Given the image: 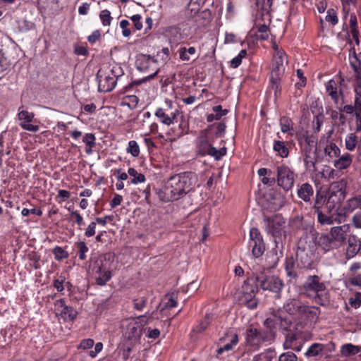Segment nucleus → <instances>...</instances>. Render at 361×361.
Here are the masks:
<instances>
[{
    "label": "nucleus",
    "mask_w": 361,
    "mask_h": 361,
    "mask_svg": "<svg viewBox=\"0 0 361 361\" xmlns=\"http://www.w3.org/2000/svg\"><path fill=\"white\" fill-rule=\"evenodd\" d=\"M197 174L192 171H184L171 176L164 185L156 190L160 201L170 202L178 201L193 191L197 183Z\"/></svg>",
    "instance_id": "f257e3e1"
},
{
    "label": "nucleus",
    "mask_w": 361,
    "mask_h": 361,
    "mask_svg": "<svg viewBox=\"0 0 361 361\" xmlns=\"http://www.w3.org/2000/svg\"><path fill=\"white\" fill-rule=\"evenodd\" d=\"M285 312L295 316L302 326H313L318 321L321 309L306 305L298 298H290L283 304Z\"/></svg>",
    "instance_id": "f03ea898"
},
{
    "label": "nucleus",
    "mask_w": 361,
    "mask_h": 361,
    "mask_svg": "<svg viewBox=\"0 0 361 361\" xmlns=\"http://www.w3.org/2000/svg\"><path fill=\"white\" fill-rule=\"evenodd\" d=\"M348 89V83L341 73L335 75L334 78L329 80L326 84V91L335 104L336 109L332 110L331 113H337V111H341L347 109L352 111L353 106L345 104V91ZM347 113H349L347 111ZM352 113V112H350Z\"/></svg>",
    "instance_id": "7ed1b4c3"
},
{
    "label": "nucleus",
    "mask_w": 361,
    "mask_h": 361,
    "mask_svg": "<svg viewBox=\"0 0 361 361\" xmlns=\"http://www.w3.org/2000/svg\"><path fill=\"white\" fill-rule=\"evenodd\" d=\"M303 288L307 296L321 306H326L330 301V294L325 283L317 275L308 276L304 282Z\"/></svg>",
    "instance_id": "20e7f679"
},
{
    "label": "nucleus",
    "mask_w": 361,
    "mask_h": 361,
    "mask_svg": "<svg viewBox=\"0 0 361 361\" xmlns=\"http://www.w3.org/2000/svg\"><path fill=\"white\" fill-rule=\"evenodd\" d=\"M262 224L264 231L273 238L275 248L281 252L283 249V241L286 238L284 218L281 214L264 216Z\"/></svg>",
    "instance_id": "39448f33"
},
{
    "label": "nucleus",
    "mask_w": 361,
    "mask_h": 361,
    "mask_svg": "<svg viewBox=\"0 0 361 361\" xmlns=\"http://www.w3.org/2000/svg\"><path fill=\"white\" fill-rule=\"evenodd\" d=\"M111 263L110 254L100 255L93 262L92 271L94 275L96 284L103 286L111 280L112 277Z\"/></svg>",
    "instance_id": "423d86ee"
},
{
    "label": "nucleus",
    "mask_w": 361,
    "mask_h": 361,
    "mask_svg": "<svg viewBox=\"0 0 361 361\" xmlns=\"http://www.w3.org/2000/svg\"><path fill=\"white\" fill-rule=\"evenodd\" d=\"M346 184L343 181L331 183L329 188L324 191L326 197V209L329 213L337 211L341 206L345 197Z\"/></svg>",
    "instance_id": "0eeeda50"
},
{
    "label": "nucleus",
    "mask_w": 361,
    "mask_h": 361,
    "mask_svg": "<svg viewBox=\"0 0 361 361\" xmlns=\"http://www.w3.org/2000/svg\"><path fill=\"white\" fill-rule=\"evenodd\" d=\"M274 341L273 334L270 331H264L262 329H257L250 325L245 332V344L252 350L259 349L263 343Z\"/></svg>",
    "instance_id": "6e6552de"
},
{
    "label": "nucleus",
    "mask_w": 361,
    "mask_h": 361,
    "mask_svg": "<svg viewBox=\"0 0 361 361\" xmlns=\"http://www.w3.org/2000/svg\"><path fill=\"white\" fill-rule=\"evenodd\" d=\"M257 281L260 288L275 293H279L283 287V282L279 277L264 272L257 274Z\"/></svg>",
    "instance_id": "1a4fd4ad"
},
{
    "label": "nucleus",
    "mask_w": 361,
    "mask_h": 361,
    "mask_svg": "<svg viewBox=\"0 0 361 361\" xmlns=\"http://www.w3.org/2000/svg\"><path fill=\"white\" fill-rule=\"evenodd\" d=\"M248 247L255 258L261 257L265 250L266 245L259 230L257 228H252L250 231Z\"/></svg>",
    "instance_id": "9d476101"
},
{
    "label": "nucleus",
    "mask_w": 361,
    "mask_h": 361,
    "mask_svg": "<svg viewBox=\"0 0 361 361\" xmlns=\"http://www.w3.org/2000/svg\"><path fill=\"white\" fill-rule=\"evenodd\" d=\"M276 171L278 185L286 191L291 190L295 182L294 171L286 164L278 166Z\"/></svg>",
    "instance_id": "9b49d317"
},
{
    "label": "nucleus",
    "mask_w": 361,
    "mask_h": 361,
    "mask_svg": "<svg viewBox=\"0 0 361 361\" xmlns=\"http://www.w3.org/2000/svg\"><path fill=\"white\" fill-rule=\"evenodd\" d=\"M239 342V336L237 334H227L225 336L221 337L219 340L218 345L226 343L223 345L219 346L216 350L217 358L219 357L224 352H229L234 350L235 347Z\"/></svg>",
    "instance_id": "f8f14e48"
},
{
    "label": "nucleus",
    "mask_w": 361,
    "mask_h": 361,
    "mask_svg": "<svg viewBox=\"0 0 361 361\" xmlns=\"http://www.w3.org/2000/svg\"><path fill=\"white\" fill-rule=\"evenodd\" d=\"M97 78H99L98 89L100 92H110L116 85V79L102 69L98 71Z\"/></svg>",
    "instance_id": "ddd939ff"
},
{
    "label": "nucleus",
    "mask_w": 361,
    "mask_h": 361,
    "mask_svg": "<svg viewBox=\"0 0 361 361\" xmlns=\"http://www.w3.org/2000/svg\"><path fill=\"white\" fill-rule=\"evenodd\" d=\"M20 121L19 126L25 130L33 133L39 129L40 121L35 118V114H18Z\"/></svg>",
    "instance_id": "4468645a"
},
{
    "label": "nucleus",
    "mask_w": 361,
    "mask_h": 361,
    "mask_svg": "<svg viewBox=\"0 0 361 361\" xmlns=\"http://www.w3.org/2000/svg\"><path fill=\"white\" fill-rule=\"evenodd\" d=\"M357 255L361 256V238H359L355 235H350L348 238L345 257L350 259Z\"/></svg>",
    "instance_id": "2eb2a0df"
},
{
    "label": "nucleus",
    "mask_w": 361,
    "mask_h": 361,
    "mask_svg": "<svg viewBox=\"0 0 361 361\" xmlns=\"http://www.w3.org/2000/svg\"><path fill=\"white\" fill-rule=\"evenodd\" d=\"M55 305L57 307L58 310H60L61 317L66 322H73L77 317L78 312L72 307L67 306L65 303V300L61 298L56 300Z\"/></svg>",
    "instance_id": "dca6fc26"
},
{
    "label": "nucleus",
    "mask_w": 361,
    "mask_h": 361,
    "mask_svg": "<svg viewBox=\"0 0 361 361\" xmlns=\"http://www.w3.org/2000/svg\"><path fill=\"white\" fill-rule=\"evenodd\" d=\"M285 61H286V55L284 51H278L277 53H274L273 68L271 75L281 76L285 71Z\"/></svg>",
    "instance_id": "f3484780"
},
{
    "label": "nucleus",
    "mask_w": 361,
    "mask_h": 361,
    "mask_svg": "<svg viewBox=\"0 0 361 361\" xmlns=\"http://www.w3.org/2000/svg\"><path fill=\"white\" fill-rule=\"evenodd\" d=\"M348 227L345 225L340 226H334L331 228L330 235L336 247H339L347 238V232Z\"/></svg>",
    "instance_id": "a211bd4d"
},
{
    "label": "nucleus",
    "mask_w": 361,
    "mask_h": 361,
    "mask_svg": "<svg viewBox=\"0 0 361 361\" xmlns=\"http://www.w3.org/2000/svg\"><path fill=\"white\" fill-rule=\"evenodd\" d=\"M205 136L202 134L197 137V147L200 154L215 156L217 153V149L212 145L210 142L207 140Z\"/></svg>",
    "instance_id": "6ab92c4d"
},
{
    "label": "nucleus",
    "mask_w": 361,
    "mask_h": 361,
    "mask_svg": "<svg viewBox=\"0 0 361 361\" xmlns=\"http://www.w3.org/2000/svg\"><path fill=\"white\" fill-rule=\"evenodd\" d=\"M142 324L137 322H130L125 330V336L128 340L135 342L140 339L142 335Z\"/></svg>",
    "instance_id": "aec40b11"
},
{
    "label": "nucleus",
    "mask_w": 361,
    "mask_h": 361,
    "mask_svg": "<svg viewBox=\"0 0 361 361\" xmlns=\"http://www.w3.org/2000/svg\"><path fill=\"white\" fill-rule=\"evenodd\" d=\"M314 190L312 185L305 183L298 186L297 190L298 197L305 202L312 203L314 198Z\"/></svg>",
    "instance_id": "412c9836"
},
{
    "label": "nucleus",
    "mask_w": 361,
    "mask_h": 361,
    "mask_svg": "<svg viewBox=\"0 0 361 361\" xmlns=\"http://www.w3.org/2000/svg\"><path fill=\"white\" fill-rule=\"evenodd\" d=\"M259 288L257 281V274L254 277L247 279L242 287L244 297H255Z\"/></svg>",
    "instance_id": "4be33fe9"
},
{
    "label": "nucleus",
    "mask_w": 361,
    "mask_h": 361,
    "mask_svg": "<svg viewBox=\"0 0 361 361\" xmlns=\"http://www.w3.org/2000/svg\"><path fill=\"white\" fill-rule=\"evenodd\" d=\"M312 259L304 250L299 249L296 252V267L299 269H310Z\"/></svg>",
    "instance_id": "5701e85b"
},
{
    "label": "nucleus",
    "mask_w": 361,
    "mask_h": 361,
    "mask_svg": "<svg viewBox=\"0 0 361 361\" xmlns=\"http://www.w3.org/2000/svg\"><path fill=\"white\" fill-rule=\"evenodd\" d=\"M315 243L324 250V252L337 248L336 244L334 243L330 234H321L319 236L316 237Z\"/></svg>",
    "instance_id": "b1692460"
},
{
    "label": "nucleus",
    "mask_w": 361,
    "mask_h": 361,
    "mask_svg": "<svg viewBox=\"0 0 361 361\" xmlns=\"http://www.w3.org/2000/svg\"><path fill=\"white\" fill-rule=\"evenodd\" d=\"M279 321H280V317L276 314H273L271 317H268L264 322V331H270L274 336V339L276 336V329H279Z\"/></svg>",
    "instance_id": "393cba45"
},
{
    "label": "nucleus",
    "mask_w": 361,
    "mask_h": 361,
    "mask_svg": "<svg viewBox=\"0 0 361 361\" xmlns=\"http://www.w3.org/2000/svg\"><path fill=\"white\" fill-rule=\"evenodd\" d=\"M305 150V159L304 162L305 166L307 169L311 170L313 169V171H315V165L317 162V148L314 150H308L307 149H304Z\"/></svg>",
    "instance_id": "a878e982"
},
{
    "label": "nucleus",
    "mask_w": 361,
    "mask_h": 361,
    "mask_svg": "<svg viewBox=\"0 0 361 361\" xmlns=\"http://www.w3.org/2000/svg\"><path fill=\"white\" fill-rule=\"evenodd\" d=\"M352 162V155L349 153H345L334 161V166L338 170H343L348 169Z\"/></svg>",
    "instance_id": "bb28decb"
},
{
    "label": "nucleus",
    "mask_w": 361,
    "mask_h": 361,
    "mask_svg": "<svg viewBox=\"0 0 361 361\" xmlns=\"http://www.w3.org/2000/svg\"><path fill=\"white\" fill-rule=\"evenodd\" d=\"M299 140L301 145H305L304 149L314 150L317 148V137L313 135L309 134L308 132L304 133Z\"/></svg>",
    "instance_id": "cd10ccee"
},
{
    "label": "nucleus",
    "mask_w": 361,
    "mask_h": 361,
    "mask_svg": "<svg viewBox=\"0 0 361 361\" xmlns=\"http://www.w3.org/2000/svg\"><path fill=\"white\" fill-rule=\"evenodd\" d=\"M326 203V197L324 191L318 190L316 192L314 202L312 207L314 212L321 210L323 208V206ZM326 209V207H324Z\"/></svg>",
    "instance_id": "c85d7f7f"
},
{
    "label": "nucleus",
    "mask_w": 361,
    "mask_h": 361,
    "mask_svg": "<svg viewBox=\"0 0 361 361\" xmlns=\"http://www.w3.org/2000/svg\"><path fill=\"white\" fill-rule=\"evenodd\" d=\"M128 173L130 177V180L128 182V184L136 185L146 181L145 176L143 173H139L134 168H129Z\"/></svg>",
    "instance_id": "c756f323"
},
{
    "label": "nucleus",
    "mask_w": 361,
    "mask_h": 361,
    "mask_svg": "<svg viewBox=\"0 0 361 361\" xmlns=\"http://www.w3.org/2000/svg\"><path fill=\"white\" fill-rule=\"evenodd\" d=\"M353 87L355 94L354 107L361 111V78H355Z\"/></svg>",
    "instance_id": "7c9ffc66"
},
{
    "label": "nucleus",
    "mask_w": 361,
    "mask_h": 361,
    "mask_svg": "<svg viewBox=\"0 0 361 361\" xmlns=\"http://www.w3.org/2000/svg\"><path fill=\"white\" fill-rule=\"evenodd\" d=\"M349 25L353 39L357 44H359V30L357 27V19L355 13L350 15Z\"/></svg>",
    "instance_id": "2f4dec72"
},
{
    "label": "nucleus",
    "mask_w": 361,
    "mask_h": 361,
    "mask_svg": "<svg viewBox=\"0 0 361 361\" xmlns=\"http://www.w3.org/2000/svg\"><path fill=\"white\" fill-rule=\"evenodd\" d=\"M296 267V259H295L293 257H286L285 262V269L287 274V276L293 279L298 277V274L295 271V268Z\"/></svg>",
    "instance_id": "473e14b6"
},
{
    "label": "nucleus",
    "mask_w": 361,
    "mask_h": 361,
    "mask_svg": "<svg viewBox=\"0 0 361 361\" xmlns=\"http://www.w3.org/2000/svg\"><path fill=\"white\" fill-rule=\"evenodd\" d=\"M326 213L322 210L314 212V214H317V221L321 225H331L334 223L333 217L331 215V213H329L327 209Z\"/></svg>",
    "instance_id": "72a5a7b5"
},
{
    "label": "nucleus",
    "mask_w": 361,
    "mask_h": 361,
    "mask_svg": "<svg viewBox=\"0 0 361 361\" xmlns=\"http://www.w3.org/2000/svg\"><path fill=\"white\" fill-rule=\"evenodd\" d=\"M341 354L344 357L355 355L360 351V348L352 343H346L341 346Z\"/></svg>",
    "instance_id": "f704fd0d"
},
{
    "label": "nucleus",
    "mask_w": 361,
    "mask_h": 361,
    "mask_svg": "<svg viewBox=\"0 0 361 361\" xmlns=\"http://www.w3.org/2000/svg\"><path fill=\"white\" fill-rule=\"evenodd\" d=\"M82 142L85 144V152L87 154L92 153V149L96 145V137L93 133H85L82 137Z\"/></svg>",
    "instance_id": "c9c22d12"
},
{
    "label": "nucleus",
    "mask_w": 361,
    "mask_h": 361,
    "mask_svg": "<svg viewBox=\"0 0 361 361\" xmlns=\"http://www.w3.org/2000/svg\"><path fill=\"white\" fill-rule=\"evenodd\" d=\"M324 350V345L322 343H314L312 344L305 353L307 357H316L319 355Z\"/></svg>",
    "instance_id": "e433bc0d"
},
{
    "label": "nucleus",
    "mask_w": 361,
    "mask_h": 361,
    "mask_svg": "<svg viewBox=\"0 0 361 361\" xmlns=\"http://www.w3.org/2000/svg\"><path fill=\"white\" fill-rule=\"evenodd\" d=\"M280 125L281 131L283 133H288L290 135H293V122L292 120L286 116H283L280 118Z\"/></svg>",
    "instance_id": "4c0bfd02"
},
{
    "label": "nucleus",
    "mask_w": 361,
    "mask_h": 361,
    "mask_svg": "<svg viewBox=\"0 0 361 361\" xmlns=\"http://www.w3.org/2000/svg\"><path fill=\"white\" fill-rule=\"evenodd\" d=\"M350 64L355 73V78H361V61L358 59L356 54L350 56Z\"/></svg>",
    "instance_id": "58836bf2"
},
{
    "label": "nucleus",
    "mask_w": 361,
    "mask_h": 361,
    "mask_svg": "<svg viewBox=\"0 0 361 361\" xmlns=\"http://www.w3.org/2000/svg\"><path fill=\"white\" fill-rule=\"evenodd\" d=\"M324 153L330 158H334L340 156L341 151L335 143L329 142L324 148Z\"/></svg>",
    "instance_id": "ea45409f"
},
{
    "label": "nucleus",
    "mask_w": 361,
    "mask_h": 361,
    "mask_svg": "<svg viewBox=\"0 0 361 361\" xmlns=\"http://www.w3.org/2000/svg\"><path fill=\"white\" fill-rule=\"evenodd\" d=\"M274 150L282 158H286L288 156L289 150L282 141H274Z\"/></svg>",
    "instance_id": "a19ab883"
},
{
    "label": "nucleus",
    "mask_w": 361,
    "mask_h": 361,
    "mask_svg": "<svg viewBox=\"0 0 361 361\" xmlns=\"http://www.w3.org/2000/svg\"><path fill=\"white\" fill-rule=\"evenodd\" d=\"M51 252L54 255V259L56 261H62L63 259L68 258L69 257L68 251H66L64 248L59 245L55 246L52 249Z\"/></svg>",
    "instance_id": "79ce46f5"
},
{
    "label": "nucleus",
    "mask_w": 361,
    "mask_h": 361,
    "mask_svg": "<svg viewBox=\"0 0 361 361\" xmlns=\"http://www.w3.org/2000/svg\"><path fill=\"white\" fill-rule=\"evenodd\" d=\"M210 321L209 317H205L197 324L192 327V333L202 334L209 326Z\"/></svg>",
    "instance_id": "37998d69"
},
{
    "label": "nucleus",
    "mask_w": 361,
    "mask_h": 361,
    "mask_svg": "<svg viewBox=\"0 0 361 361\" xmlns=\"http://www.w3.org/2000/svg\"><path fill=\"white\" fill-rule=\"evenodd\" d=\"M75 246L77 248L79 259L80 260L86 259V254L89 251V247L86 243L84 241H78L75 243Z\"/></svg>",
    "instance_id": "c03bdc74"
},
{
    "label": "nucleus",
    "mask_w": 361,
    "mask_h": 361,
    "mask_svg": "<svg viewBox=\"0 0 361 361\" xmlns=\"http://www.w3.org/2000/svg\"><path fill=\"white\" fill-rule=\"evenodd\" d=\"M158 117V121L169 126L171 123H174L175 122H178V116L180 114H171L169 116L168 114H155Z\"/></svg>",
    "instance_id": "a18cd8bd"
},
{
    "label": "nucleus",
    "mask_w": 361,
    "mask_h": 361,
    "mask_svg": "<svg viewBox=\"0 0 361 361\" xmlns=\"http://www.w3.org/2000/svg\"><path fill=\"white\" fill-rule=\"evenodd\" d=\"M357 209H361V195L352 197L347 202L348 212H353Z\"/></svg>",
    "instance_id": "49530a36"
},
{
    "label": "nucleus",
    "mask_w": 361,
    "mask_h": 361,
    "mask_svg": "<svg viewBox=\"0 0 361 361\" xmlns=\"http://www.w3.org/2000/svg\"><path fill=\"white\" fill-rule=\"evenodd\" d=\"M269 201L271 209L275 211L281 208L284 204L283 198L280 194H276Z\"/></svg>",
    "instance_id": "de8ad7c7"
},
{
    "label": "nucleus",
    "mask_w": 361,
    "mask_h": 361,
    "mask_svg": "<svg viewBox=\"0 0 361 361\" xmlns=\"http://www.w3.org/2000/svg\"><path fill=\"white\" fill-rule=\"evenodd\" d=\"M138 103V99L135 95H129L123 99L121 105L127 106L130 110L134 109Z\"/></svg>",
    "instance_id": "09e8293b"
},
{
    "label": "nucleus",
    "mask_w": 361,
    "mask_h": 361,
    "mask_svg": "<svg viewBox=\"0 0 361 361\" xmlns=\"http://www.w3.org/2000/svg\"><path fill=\"white\" fill-rule=\"evenodd\" d=\"M179 55L180 59L182 61H189L190 56L189 55H193L196 52V49L193 47H190L188 49H186L185 47H181L179 49Z\"/></svg>",
    "instance_id": "8fccbe9b"
},
{
    "label": "nucleus",
    "mask_w": 361,
    "mask_h": 361,
    "mask_svg": "<svg viewBox=\"0 0 361 361\" xmlns=\"http://www.w3.org/2000/svg\"><path fill=\"white\" fill-rule=\"evenodd\" d=\"M357 143V137L354 133L349 134L345 138L346 149L353 151Z\"/></svg>",
    "instance_id": "3c124183"
},
{
    "label": "nucleus",
    "mask_w": 361,
    "mask_h": 361,
    "mask_svg": "<svg viewBox=\"0 0 361 361\" xmlns=\"http://www.w3.org/2000/svg\"><path fill=\"white\" fill-rule=\"evenodd\" d=\"M70 219L73 221V223L78 226V229H81L80 227L85 225L84 219L78 211L71 212L70 214Z\"/></svg>",
    "instance_id": "603ef678"
},
{
    "label": "nucleus",
    "mask_w": 361,
    "mask_h": 361,
    "mask_svg": "<svg viewBox=\"0 0 361 361\" xmlns=\"http://www.w3.org/2000/svg\"><path fill=\"white\" fill-rule=\"evenodd\" d=\"M99 18L104 26H109L111 25L112 17L109 10L104 9L100 12Z\"/></svg>",
    "instance_id": "864d4df0"
},
{
    "label": "nucleus",
    "mask_w": 361,
    "mask_h": 361,
    "mask_svg": "<svg viewBox=\"0 0 361 361\" xmlns=\"http://www.w3.org/2000/svg\"><path fill=\"white\" fill-rule=\"evenodd\" d=\"M107 72L111 74L112 77L115 78L116 81L120 77L123 76L124 73L123 68L118 64L113 65Z\"/></svg>",
    "instance_id": "5fc2aeb1"
},
{
    "label": "nucleus",
    "mask_w": 361,
    "mask_h": 361,
    "mask_svg": "<svg viewBox=\"0 0 361 361\" xmlns=\"http://www.w3.org/2000/svg\"><path fill=\"white\" fill-rule=\"evenodd\" d=\"M280 76L271 75V88L274 90V95L276 97L281 93V87L279 86Z\"/></svg>",
    "instance_id": "6e6d98bb"
},
{
    "label": "nucleus",
    "mask_w": 361,
    "mask_h": 361,
    "mask_svg": "<svg viewBox=\"0 0 361 361\" xmlns=\"http://www.w3.org/2000/svg\"><path fill=\"white\" fill-rule=\"evenodd\" d=\"M127 152L130 153L133 157H138L140 154V147L138 144L135 140H130L128 142Z\"/></svg>",
    "instance_id": "4d7b16f0"
},
{
    "label": "nucleus",
    "mask_w": 361,
    "mask_h": 361,
    "mask_svg": "<svg viewBox=\"0 0 361 361\" xmlns=\"http://www.w3.org/2000/svg\"><path fill=\"white\" fill-rule=\"evenodd\" d=\"M279 321V329L283 331H289L292 326V322L287 317H282L281 315Z\"/></svg>",
    "instance_id": "13d9d810"
},
{
    "label": "nucleus",
    "mask_w": 361,
    "mask_h": 361,
    "mask_svg": "<svg viewBox=\"0 0 361 361\" xmlns=\"http://www.w3.org/2000/svg\"><path fill=\"white\" fill-rule=\"evenodd\" d=\"M324 114H317L312 121L313 128L314 133H318L320 130L321 126L323 123Z\"/></svg>",
    "instance_id": "bf43d9fd"
},
{
    "label": "nucleus",
    "mask_w": 361,
    "mask_h": 361,
    "mask_svg": "<svg viewBox=\"0 0 361 361\" xmlns=\"http://www.w3.org/2000/svg\"><path fill=\"white\" fill-rule=\"evenodd\" d=\"M279 361H298V357L294 353L288 351L280 355Z\"/></svg>",
    "instance_id": "052dcab7"
},
{
    "label": "nucleus",
    "mask_w": 361,
    "mask_h": 361,
    "mask_svg": "<svg viewBox=\"0 0 361 361\" xmlns=\"http://www.w3.org/2000/svg\"><path fill=\"white\" fill-rule=\"evenodd\" d=\"M188 116V114H187ZM178 121H180V123L178 124V127L180 129H181L182 133L183 132H188V116H185L184 114H180V116H178Z\"/></svg>",
    "instance_id": "680f3d73"
},
{
    "label": "nucleus",
    "mask_w": 361,
    "mask_h": 361,
    "mask_svg": "<svg viewBox=\"0 0 361 361\" xmlns=\"http://www.w3.org/2000/svg\"><path fill=\"white\" fill-rule=\"evenodd\" d=\"M66 278L63 276H60L59 278L53 281V286L57 290L58 292L61 293L64 290L63 283Z\"/></svg>",
    "instance_id": "e2e57ef3"
},
{
    "label": "nucleus",
    "mask_w": 361,
    "mask_h": 361,
    "mask_svg": "<svg viewBox=\"0 0 361 361\" xmlns=\"http://www.w3.org/2000/svg\"><path fill=\"white\" fill-rule=\"evenodd\" d=\"M326 20L331 23L333 25L338 23V19L336 11L334 9H329L325 18Z\"/></svg>",
    "instance_id": "0e129e2a"
},
{
    "label": "nucleus",
    "mask_w": 361,
    "mask_h": 361,
    "mask_svg": "<svg viewBox=\"0 0 361 361\" xmlns=\"http://www.w3.org/2000/svg\"><path fill=\"white\" fill-rule=\"evenodd\" d=\"M349 304L355 309L359 308L361 306V293L357 292L353 298H350Z\"/></svg>",
    "instance_id": "69168bd1"
},
{
    "label": "nucleus",
    "mask_w": 361,
    "mask_h": 361,
    "mask_svg": "<svg viewBox=\"0 0 361 361\" xmlns=\"http://www.w3.org/2000/svg\"><path fill=\"white\" fill-rule=\"evenodd\" d=\"M94 345V341L92 338H85L82 339L79 345L78 346V349L87 350L92 348Z\"/></svg>",
    "instance_id": "338daca9"
},
{
    "label": "nucleus",
    "mask_w": 361,
    "mask_h": 361,
    "mask_svg": "<svg viewBox=\"0 0 361 361\" xmlns=\"http://www.w3.org/2000/svg\"><path fill=\"white\" fill-rule=\"evenodd\" d=\"M269 27L266 25H262L258 28V32L257 35L258 39H260L262 40H266L269 37V33H268Z\"/></svg>",
    "instance_id": "774afa93"
}]
</instances>
